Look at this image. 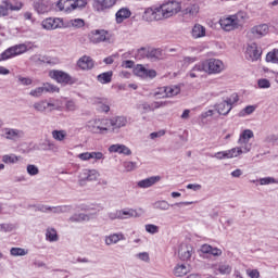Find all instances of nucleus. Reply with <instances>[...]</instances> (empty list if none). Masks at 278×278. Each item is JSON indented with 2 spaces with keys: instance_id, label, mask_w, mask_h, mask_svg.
Returning a JSON list of instances; mask_svg holds the SVG:
<instances>
[{
  "instance_id": "1",
  "label": "nucleus",
  "mask_w": 278,
  "mask_h": 278,
  "mask_svg": "<svg viewBox=\"0 0 278 278\" xmlns=\"http://www.w3.org/2000/svg\"><path fill=\"white\" fill-rule=\"evenodd\" d=\"M181 12V3L176 0H169L162 4H153L147 8L143 12V21L148 23H153V21H164L165 18H170Z\"/></svg>"
},
{
  "instance_id": "2",
  "label": "nucleus",
  "mask_w": 278,
  "mask_h": 278,
  "mask_svg": "<svg viewBox=\"0 0 278 278\" xmlns=\"http://www.w3.org/2000/svg\"><path fill=\"white\" fill-rule=\"evenodd\" d=\"M87 129L91 131V134H108V131H110V119L101 118L89 121Z\"/></svg>"
},
{
  "instance_id": "3",
  "label": "nucleus",
  "mask_w": 278,
  "mask_h": 278,
  "mask_svg": "<svg viewBox=\"0 0 278 278\" xmlns=\"http://www.w3.org/2000/svg\"><path fill=\"white\" fill-rule=\"evenodd\" d=\"M242 153H249V146L242 150V148H232L227 151H222L215 153L214 157L217 160H231V157H238V155H242Z\"/></svg>"
},
{
  "instance_id": "4",
  "label": "nucleus",
  "mask_w": 278,
  "mask_h": 278,
  "mask_svg": "<svg viewBox=\"0 0 278 278\" xmlns=\"http://www.w3.org/2000/svg\"><path fill=\"white\" fill-rule=\"evenodd\" d=\"M204 66L208 75H216L218 73H222L225 68V64H223V61L218 59L207 60L206 62H204Z\"/></svg>"
},
{
  "instance_id": "5",
  "label": "nucleus",
  "mask_w": 278,
  "mask_h": 278,
  "mask_svg": "<svg viewBox=\"0 0 278 278\" xmlns=\"http://www.w3.org/2000/svg\"><path fill=\"white\" fill-rule=\"evenodd\" d=\"M33 108L36 112H40V114H49L53 112V110H58V106L53 102H49L47 100L37 101L33 104Z\"/></svg>"
},
{
  "instance_id": "6",
  "label": "nucleus",
  "mask_w": 278,
  "mask_h": 278,
  "mask_svg": "<svg viewBox=\"0 0 278 278\" xmlns=\"http://www.w3.org/2000/svg\"><path fill=\"white\" fill-rule=\"evenodd\" d=\"M4 134L2 135V138H5V140H11L12 142H18V140H22V138H25V131L17 128H3Z\"/></svg>"
},
{
  "instance_id": "7",
  "label": "nucleus",
  "mask_w": 278,
  "mask_h": 278,
  "mask_svg": "<svg viewBox=\"0 0 278 278\" xmlns=\"http://www.w3.org/2000/svg\"><path fill=\"white\" fill-rule=\"evenodd\" d=\"M33 8L37 14H48L53 10V2L51 0H36L33 3Z\"/></svg>"
},
{
  "instance_id": "8",
  "label": "nucleus",
  "mask_w": 278,
  "mask_h": 278,
  "mask_svg": "<svg viewBox=\"0 0 278 278\" xmlns=\"http://www.w3.org/2000/svg\"><path fill=\"white\" fill-rule=\"evenodd\" d=\"M245 58L250 62H257L262 58V48L257 47V43L253 42L248 45L245 49Z\"/></svg>"
},
{
  "instance_id": "9",
  "label": "nucleus",
  "mask_w": 278,
  "mask_h": 278,
  "mask_svg": "<svg viewBox=\"0 0 278 278\" xmlns=\"http://www.w3.org/2000/svg\"><path fill=\"white\" fill-rule=\"evenodd\" d=\"M134 74L141 79H155L157 77V72L155 70H148L143 65H137L134 68Z\"/></svg>"
},
{
  "instance_id": "10",
  "label": "nucleus",
  "mask_w": 278,
  "mask_h": 278,
  "mask_svg": "<svg viewBox=\"0 0 278 278\" xmlns=\"http://www.w3.org/2000/svg\"><path fill=\"white\" fill-rule=\"evenodd\" d=\"M62 25H64V22L60 17H48L41 22V27L48 31L60 29L62 28Z\"/></svg>"
},
{
  "instance_id": "11",
  "label": "nucleus",
  "mask_w": 278,
  "mask_h": 278,
  "mask_svg": "<svg viewBox=\"0 0 278 278\" xmlns=\"http://www.w3.org/2000/svg\"><path fill=\"white\" fill-rule=\"evenodd\" d=\"M49 77L58 81V84H71L73 79L67 73L58 70L50 71Z\"/></svg>"
},
{
  "instance_id": "12",
  "label": "nucleus",
  "mask_w": 278,
  "mask_h": 278,
  "mask_svg": "<svg viewBox=\"0 0 278 278\" xmlns=\"http://www.w3.org/2000/svg\"><path fill=\"white\" fill-rule=\"evenodd\" d=\"M251 138H253V130L245 129L240 135V138L238 140V143L240 144V147H237V149H242V151H244V149H247V147H249V151H251V144L249 143V140H251Z\"/></svg>"
},
{
  "instance_id": "13",
  "label": "nucleus",
  "mask_w": 278,
  "mask_h": 278,
  "mask_svg": "<svg viewBox=\"0 0 278 278\" xmlns=\"http://www.w3.org/2000/svg\"><path fill=\"white\" fill-rule=\"evenodd\" d=\"M138 55H141V58H149V60H162V49L147 51L144 48H140L138 50Z\"/></svg>"
},
{
  "instance_id": "14",
  "label": "nucleus",
  "mask_w": 278,
  "mask_h": 278,
  "mask_svg": "<svg viewBox=\"0 0 278 278\" xmlns=\"http://www.w3.org/2000/svg\"><path fill=\"white\" fill-rule=\"evenodd\" d=\"M116 0H93V9L97 12H104V10H110L114 8Z\"/></svg>"
},
{
  "instance_id": "15",
  "label": "nucleus",
  "mask_w": 278,
  "mask_h": 278,
  "mask_svg": "<svg viewBox=\"0 0 278 278\" xmlns=\"http://www.w3.org/2000/svg\"><path fill=\"white\" fill-rule=\"evenodd\" d=\"M192 253H194V248L190 244H181L178 250V255L182 262H188L192 257Z\"/></svg>"
},
{
  "instance_id": "16",
  "label": "nucleus",
  "mask_w": 278,
  "mask_h": 278,
  "mask_svg": "<svg viewBox=\"0 0 278 278\" xmlns=\"http://www.w3.org/2000/svg\"><path fill=\"white\" fill-rule=\"evenodd\" d=\"M77 66L81 71H92L94 68V60L88 55H84L78 60Z\"/></svg>"
},
{
  "instance_id": "17",
  "label": "nucleus",
  "mask_w": 278,
  "mask_h": 278,
  "mask_svg": "<svg viewBox=\"0 0 278 278\" xmlns=\"http://www.w3.org/2000/svg\"><path fill=\"white\" fill-rule=\"evenodd\" d=\"M219 25L224 31H233V29H238L233 16L224 17L219 20Z\"/></svg>"
},
{
  "instance_id": "18",
  "label": "nucleus",
  "mask_w": 278,
  "mask_h": 278,
  "mask_svg": "<svg viewBox=\"0 0 278 278\" xmlns=\"http://www.w3.org/2000/svg\"><path fill=\"white\" fill-rule=\"evenodd\" d=\"M89 39L94 45H99V42H105V40L108 39V33L103 29L102 30H92L89 34Z\"/></svg>"
},
{
  "instance_id": "19",
  "label": "nucleus",
  "mask_w": 278,
  "mask_h": 278,
  "mask_svg": "<svg viewBox=\"0 0 278 278\" xmlns=\"http://www.w3.org/2000/svg\"><path fill=\"white\" fill-rule=\"evenodd\" d=\"M268 29L269 28L267 24H261V25L253 26L250 30V34H252L254 38H262L266 36V34H268Z\"/></svg>"
},
{
  "instance_id": "20",
  "label": "nucleus",
  "mask_w": 278,
  "mask_h": 278,
  "mask_svg": "<svg viewBox=\"0 0 278 278\" xmlns=\"http://www.w3.org/2000/svg\"><path fill=\"white\" fill-rule=\"evenodd\" d=\"M203 73H207V70L205 67V63L204 62L203 63H198L189 72V77H191V79H194L197 77H203Z\"/></svg>"
},
{
  "instance_id": "21",
  "label": "nucleus",
  "mask_w": 278,
  "mask_h": 278,
  "mask_svg": "<svg viewBox=\"0 0 278 278\" xmlns=\"http://www.w3.org/2000/svg\"><path fill=\"white\" fill-rule=\"evenodd\" d=\"M201 253H204L205 255H213V257H220L223 255V250L218 248H214L210 244H203L200 248Z\"/></svg>"
},
{
  "instance_id": "22",
  "label": "nucleus",
  "mask_w": 278,
  "mask_h": 278,
  "mask_svg": "<svg viewBox=\"0 0 278 278\" xmlns=\"http://www.w3.org/2000/svg\"><path fill=\"white\" fill-rule=\"evenodd\" d=\"M214 108H215L216 112L218 114H220L222 116H227V114H229V112H231V110H233V106H231V104H229L227 102V100L216 103L214 105Z\"/></svg>"
},
{
  "instance_id": "23",
  "label": "nucleus",
  "mask_w": 278,
  "mask_h": 278,
  "mask_svg": "<svg viewBox=\"0 0 278 278\" xmlns=\"http://www.w3.org/2000/svg\"><path fill=\"white\" fill-rule=\"evenodd\" d=\"M121 240H125V235H123V232L111 233L104 237V243L106 244V247H112V244H118Z\"/></svg>"
},
{
  "instance_id": "24",
  "label": "nucleus",
  "mask_w": 278,
  "mask_h": 278,
  "mask_svg": "<svg viewBox=\"0 0 278 278\" xmlns=\"http://www.w3.org/2000/svg\"><path fill=\"white\" fill-rule=\"evenodd\" d=\"M39 149L41 151H51L52 153H58V151H60V147H58L55 142L49 139H46L41 143H39Z\"/></svg>"
},
{
  "instance_id": "25",
  "label": "nucleus",
  "mask_w": 278,
  "mask_h": 278,
  "mask_svg": "<svg viewBox=\"0 0 278 278\" xmlns=\"http://www.w3.org/2000/svg\"><path fill=\"white\" fill-rule=\"evenodd\" d=\"M110 153H119L122 155H131V149L125 144H112L109 148Z\"/></svg>"
},
{
  "instance_id": "26",
  "label": "nucleus",
  "mask_w": 278,
  "mask_h": 278,
  "mask_svg": "<svg viewBox=\"0 0 278 278\" xmlns=\"http://www.w3.org/2000/svg\"><path fill=\"white\" fill-rule=\"evenodd\" d=\"M83 181H97L99 179V172L97 169H85L80 174Z\"/></svg>"
},
{
  "instance_id": "27",
  "label": "nucleus",
  "mask_w": 278,
  "mask_h": 278,
  "mask_svg": "<svg viewBox=\"0 0 278 278\" xmlns=\"http://www.w3.org/2000/svg\"><path fill=\"white\" fill-rule=\"evenodd\" d=\"M125 125H127V117L125 116H116L109 119V127H113V129H121Z\"/></svg>"
},
{
  "instance_id": "28",
  "label": "nucleus",
  "mask_w": 278,
  "mask_h": 278,
  "mask_svg": "<svg viewBox=\"0 0 278 278\" xmlns=\"http://www.w3.org/2000/svg\"><path fill=\"white\" fill-rule=\"evenodd\" d=\"M162 178L160 176H152L142 180H139L137 182L138 188H151V186H155L157 181H160Z\"/></svg>"
},
{
  "instance_id": "29",
  "label": "nucleus",
  "mask_w": 278,
  "mask_h": 278,
  "mask_svg": "<svg viewBox=\"0 0 278 278\" xmlns=\"http://www.w3.org/2000/svg\"><path fill=\"white\" fill-rule=\"evenodd\" d=\"M129 16H131V11L128 8H122L115 14L116 23L121 24L126 18H129Z\"/></svg>"
},
{
  "instance_id": "30",
  "label": "nucleus",
  "mask_w": 278,
  "mask_h": 278,
  "mask_svg": "<svg viewBox=\"0 0 278 278\" xmlns=\"http://www.w3.org/2000/svg\"><path fill=\"white\" fill-rule=\"evenodd\" d=\"M2 5L9 12H18L20 10H23V2L16 1L15 4H13L10 0H2Z\"/></svg>"
},
{
  "instance_id": "31",
  "label": "nucleus",
  "mask_w": 278,
  "mask_h": 278,
  "mask_svg": "<svg viewBox=\"0 0 278 278\" xmlns=\"http://www.w3.org/2000/svg\"><path fill=\"white\" fill-rule=\"evenodd\" d=\"M119 220H125V218H138V212L134 208L119 210Z\"/></svg>"
},
{
  "instance_id": "32",
  "label": "nucleus",
  "mask_w": 278,
  "mask_h": 278,
  "mask_svg": "<svg viewBox=\"0 0 278 278\" xmlns=\"http://www.w3.org/2000/svg\"><path fill=\"white\" fill-rule=\"evenodd\" d=\"M188 273H190V266L186 264H177L174 268L175 277H184L185 275H188Z\"/></svg>"
},
{
  "instance_id": "33",
  "label": "nucleus",
  "mask_w": 278,
  "mask_h": 278,
  "mask_svg": "<svg viewBox=\"0 0 278 278\" xmlns=\"http://www.w3.org/2000/svg\"><path fill=\"white\" fill-rule=\"evenodd\" d=\"M232 18L235 21V25H237V29L239 27H242L244 23L247 22V13L244 11H239L235 15H232Z\"/></svg>"
},
{
  "instance_id": "34",
  "label": "nucleus",
  "mask_w": 278,
  "mask_h": 278,
  "mask_svg": "<svg viewBox=\"0 0 278 278\" xmlns=\"http://www.w3.org/2000/svg\"><path fill=\"white\" fill-rule=\"evenodd\" d=\"M113 75H114V72H112V71L101 73L97 76V81H99V84H103V85L111 84Z\"/></svg>"
},
{
  "instance_id": "35",
  "label": "nucleus",
  "mask_w": 278,
  "mask_h": 278,
  "mask_svg": "<svg viewBox=\"0 0 278 278\" xmlns=\"http://www.w3.org/2000/svg\"><path fill=\"white\" fill-rule=\"evenodd\" d=\"M46 240L48 242H58L60 240V237L58 236V230H55V228H47Z\"/></svg>"
},
{
  "instance_id": "36",
  "label": "nucleus",
  "mask_w": 278,
  "mask_h": 278,
  "mask_svg": "<svg viewBox=\"0 0 278 278\" xmlns=\"http://www.w3.org/2000/svg\"><path fill=\"white\" fill-rule=\"evenodd\" d=\"M184 14H189V16H197L199 14V4L190 2L185 7Z\"/></svg>"
},
{
  "instance_id": "37",
  "label": "nucleus",
  "mask_w": 278,
  "mask_h": 278,
  "mask_svg": "<svg viewBox=\"0 0 278 278\" xmlns=\"http://www.w3.org/2000/svg\"><path fill=\"white\" fill-rule=\"evenodd\" d=\"M86 220H90V215L88 214H74L68 218V223H84Z\"/></svg>"
},
{
  "instance_id": "38",
  "label": "nucleus",
  "mask_w": 278,
  "mask_h": 278,
  "mask_svg": "<svg viewBox=\"0 0 278 278\" xmlns=\"http://www.w3.org/2000/svg\"><path fill=\"white\" fill-rule=\"evenodd\" d=\"M73 210V205L51 206L52 214H68Z\"/></svg>"
},
{
  "instance_id": "39",
  "label": "nucleus",
  "mask_w": 278,
  "mask_h": 278,
  "mask_svg": "<svg viewBox=\"0 0 278 278\" xmlns=\"http://www.w3.org/2000/svg\"><path fill=\"white\" fill-rule=\"evenodd\" d=\"M165 89H166L165 96H167V99L170 97H177V94L181 92V87H179V85L167 86L165 87Z\"/></svg>"
},
{
  "instance_id": "40",
  "label": "nucleus",
  "mask_w": 278,
  "mask_h": 278,
  "mask_svg": "<svg viewBox=\"0 0 278 278\" xmlns=\"http://www.w3.org/2000/svg\"><path fill=\"white\" fill-rule=\"evenodd\" d=\"M193 38H203L205 36V27L201 24H195L191 31Z\"/></svg>"
},
{
  "instance_id": "41",
  "label": "nucleus",
  "mask_w": 278,
  "mask_h": 278,
  "mask_svg": "<svg viewBox=\"0 0 278 278\" xmlns=\"http://www.w3.org/2000/svg\"><path fill=\"white\" fill-rule=\"evenodd\" d=\"M11 49L13 50V55H23V53H27V46L25 43H20L12 46Z\"/></svg>"
},
{
  "instance_id": "42",
  "label": "nucleus",
  "mask_w": 278,
  "mask_h": 278,
  "mask_svg": "<svg viewBox=\"0 0 278 278\" xmlns=\"http://www.w3.org/2000/svg\"><path fill=\"white\" fill-rule=\"evenodd\" d=\"M10 253L13 257H23L29 253V250L23 248H11Z\"/></svg>"
},
{
  "instance_id": "43",
  "label": "nucleus",
  "mask_w": 278,
  "mask_h": 278,
  "mask_svg": "<svg viewBox=\"0 0 278 278\" xmlns=\"http://www.w3.org/2000/svg\"><path fill=\"white\" fill-rule=\"evenodd\" d=\"M21 160V156H17L16 154H4L2 156V162L4 164H16Z\"/></svg>"
},
{
  "instance_id": "44",
  "label": "nucleus",
  "mask_w": 278,
  "mask_h": 278,
  "mask_svg": "<svg viewBox=\"0 0 278 278\" xmlns=\"http://www.w3.org/2000/svg\"><path fill=\"white\" fill-rule=\"evenodd\" d=\"M12 58H15L12 47L0 53V62H5V60H12Z\"/></svg>"
},
{
  "instance_id": "45",
  "label": "nucleus",
  "mask_w": 278,
  "mask_h": 278,
  "mask_svg": "<svg viewBox=\"0 0 278 278\" xmlns=\"http://www.w3.org/2000/svg\"><path fill=\"white\" fill-rule=\"evenodd\" d=\"M266 62H271L273 64H278V49H274L266 55Z\"/></svg>"
},
{
  "instance_id": "46",
  "label": "nucleus",
  "mask_w": 278,
  "mask_h": 278,
  "mask_svg": "<svg viewBox=\"0 0 278 278\" xmlns=\"http://www.w3.org/2000/svg\"><path fill=\"white\" fill-rule=\"evenodd\" d=\"M170 207V204L166 202L165 200H160L153 203L154 210H163L166 211Z\"/></svg>"
},
{
  "instance_id": "47",
  "label": "nucleus",
  "mask_w": 278,
  "mask_h": 278,
  "mask_svg": "<svg viewBox=\"0 0 278 278\" xmlns=\"http://www.w3.org/2000/svg\"><path fill=\"white\" fill-rule=\"evenodd\" d=\"M26 173L30 176V177H36V175L40 174V169L38 168V166L34 165V164H28L26 166Z\"/></svg>"
},
{
  "instance_id": "48",
  "label": "nucleus",
  "mask_w": 278,
  "mask_h": 278,
  "mask_svg": "<svg viewBox=\"0 0 278 278\" xmlns=\"http://www.w3.org/2000/svg\"><path fill=\"white\" fill-rule=\"evenodd\" d=\"M52 138L59 142H62V140L66 138V130H53Z\"/></svg>"
},
{
  "instance_id": "49",
  "label": "nucleus",
  "mask_w": 278,
  "mask_h": 278,
  "mask_svg": "<svg viewBox=\"0 0 278 278\" xmlns=\"http://www.w3.org/2000/svg\"><path fill=\"white\" fill-rule=\"evenodd\" d=\"M137 110H139L141 114H148V112H152L151 104H149V102H142L141 104H138Z\"/></svg>"
},
{
  "instance_id": "50",
  "label": "nucleus",
  "mask_w": 278,
  "mask_h": 278,
  "mask_svg": "<svg viewBox=\"0 0 278 278\" xmlns=\"http://www.w3.org/2000/svg\"><path fill=\"white\" fill-rule=\"evenodd\" d=\"M70 25H72V27H75L76 29H80V27H84V25H86V22H84L83 18H74L70 21Z\"/></svg>"
},
{
  "instance_id": "51",
  "label": "nucleus",
  "mask_w": 278,
  "mask_h": 278,
  "mask_svg": "<svg viewBox=\"0 0 278 278\" xmlns=\"http://www.w3.org/2000/svg\"><path fill=\"white\" fill-rule=\"evenodd\" d=\"M88 5L87 0H74V3H71L72 10H77V8H86Z\"/></svg>"
},
{
  "instance_id": "52",
  "label": "nucleus",
  "mask_w": 278,
  "mask_h": 278,
  "mask_svg": "<svg viewBox=\"0 0 278 278\" xmlns=\"http://www.w3.org/2000/svg\"><path fill=\"white\" fill-rule=\"evenodd\" d=\"M155 99H167L166 87H161L154 92Z\"/></svg>"
},
{
  "instance_id": "53",
  "label": "nucleus",
  "mask_w": 278,
  "mask_h": 278,
  "mask_svg": "<svg viewBox=\"0 0 278 278\" xmlns=\"http://www.w3.org/2000/svg\"><path fill=\"white\" fill-rule=\"evenodd\" d=\"M146 231L148 233H152V235H155V233H159L160 232V227L153 225V224H147L146 225Z\"/></svg>"
},
{
  "instance_id": "54",
  "label": "nucleus",
  "mask_w": 278,
  "mask_h": 278,
  "mask_svg": "<svg viewBox=\"0 0 278 278\" xmlns=\"http://www.w3.org/2000/svg\"><path fill=\"white\" fill-rule=\"evenodd\" d=\"M43 92H60V88L47 83L43 85Z\"/></svg>"
},
{
  "instance_id": "55",
  "label": "nucleus",
  "mask_w": 278,
  "mask_h": 278,
  "mask_svg": "<svg viewBox=\"0 0 278 278\" xmlns=\"http://www.w3.org/2000/svg\"><path fill=\"white\" fill-rule=\"evenodd\" d=\"M257 86L261 89L270 88V80H268L266 78H261V79L257 80Z\"/></svg>"
},
{
  "instance_id": "56",
  "label": "nucleus",
  "mask_w": 278,
  "mask_h": 278,
  "mask_svg": "<svg viewBox=\"0 0 278 278\" xmlns=\"http://www.w3.org/2000/svg\"><path fill=\"white\" fill-rule=\"evenodd\" d=\"M218 270H219L220 275H229V274H231V266H229L227 264H222V265H219Z\"/></svg>"
},
{
  "instance_id": "57",
  "label": "nucleus",
  "mask_w": 278,
  "mask_h": 278,
  "mask_svg": "<svg viewBox=\"0 0 278 278\" xmlns=\"http://www.w3.org/2000/svg\"><path fill=\"white\" fill-rule=\"evenodd\" d=\"M43 92H45L43 87H37L36 89L30 90L29 94L30 97L38 98V97H42Z\"/></svg>"
},
{
  "instance_id": "58",
  "label": "nucleus",
  "mask_w": 278,
  "mask_h": 278,
  "mask_svg": "<svg viewBox=\"0 0 278 278\" xmlns=\"http://www.w3.org/2000/svg\"><path fill=\"white\" fill-rule=\"evenodd\" d=\"M229 105L233 108L235 103H238L240 101V98L238 97V93H232L229 98L226 99Z\"/></svg>"
},
{
  "instance_id": "59",
  "label": "nucleus",
  "mask_w": 278,
  "mask_h": 278,
  "mask_svg": "<svg viewBox=\"0 0 278 278\" xmlns=\"http://www.w3.org/2000/svg\"><path fill=\"white\" fill-rule=\"evenodd\" d=\"M17 79L22 86H31V84H34V80L29 77L18 76Z\"/></svg>"
},
{
  "instance_id": "60",
  "label": "nucleus",
  "mask_w": 278,
  "mask_h": 278,
  "mask_svg": "<svg viewBox=\"0 0 278 278\" xmlns=\"http://www.w3.org/2000/svg\"><path fill=\"white\" fill-rule=\"evenodd\" d=\"M0 231H4V233L14 231V226L12 224H0Z\"/></svg>"
},
{
  "instance_id": "61",
  "label": "nucleus",
  "mask_w": 278,
  "mask_h": 278,
  "mask_svg": "<svg viewBox=\"0 0 278 278\" xmlns=\"http://www.w3.org/2000/svg\"><path fill=\"white\" fill-rule=\"evenodd\" d=\"M124 168L127 170V173H130V170H136V162H124Z\"/></svg>"
},
{
  "instance_id": "62",
  "label": "nucleus",
  "mask_w": 278,
  "mask_h": 278,
  "mask_svg": "<svg viewBox=\"0 0 278 278\" xmlns=\"http://www.w3.org/2000/svg\"><path fill=\"white\" fill-rule=\"evenodd\" d=\"M65 108L67 112H75V110H77V104L75 103V101L70 100L65 103Z\"/></svg>"
},
{
  "instance_id": "63",
  "label": "nucleus",
  "mask_w": 278,
  "mask_h": 278,
  "mask_svg": "<svg viewBox=\"0 0 278 278\" xmlns=\"http://www.w3.org/2000/svg\"><path fill=\"white\" fill-rule=\"evenodd\" d=\"M261 186H268L269 184H276L275 178L273 177H265L260 179Z\"/></svg>"
},
{
  "instance_id": "64",
  "label": "nucleus",
  "mask_w": 278,
  "mask_h": 278,
  "mask_svg": "<svg viewBox=\"0 0 278 278\" xmlns=\"http://www.w3.org/2000/svg\"><path fill=\"white\" fill-rule=\"evenodd\" d=\"M152 112H155V110H160V108H165L166 102H152L151 104Z\"/></svg>"
}]
</instances>
